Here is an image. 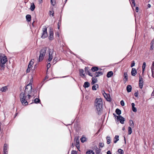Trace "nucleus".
Returning <instances> with one entry per match:
<instances>
[{"label":"nucleus","mask_w":154,"mask_h":154,"mask_svg":"<svg viewBox=\"0 0 154 154\" xmlns=\"http://www.w3.org/2000/svg\"><path fill=\"white\" fill-rule=\"evenodd\" d=\"M20 97L22 104L23 105L26 106L28 103V100L32 97V96L30 95L26 94L23 92H21L20 94Z\"/></svg>","instance_id":"f257e3e1"},{"label":"nucleus","mask_w":154,"mask_h":154,"mask_svg":"<svg viewBox=\"0 0 154 154\" xmlns=\"http://www.w3.org/2000/svg\"><path fill=\"white\" fill-rule=\"evenodd\" d=\"M103 102L101 98H96L95 101V106L98 112V114H100L102 108Z\"/></svg>","instance_id":"f03ea898"},{"label":"nucleus","mask_w":154,"mask_h":154,"mask_svg":"<svg viewBox=\"0 0 154 154\" xmlns=\"http://www.w3.org/2000/svg\"><path fill=\"white\" fill-rule=\"evenodd\" d=\"M0 70H4L5 67V64L7 61V58L4 54H0Z\"/></svg>","instance_id":"7ed1b4c3"},{"label":"nucleus","mask_w":154,"mask_h":154,"mask_svg":"<svg viewBox=\"0 0 154 154\" xmlns=\"http://www.w3.org/2000/svg\"><path fill=\"white\" fill-rule=\"evenodd\" d=\"M46 50L47 48L44 47L40 51V55L38 60V62H41L43 60L45 56Z\"/></svg>","instance_id":"20e7f679"},{"label":"nucleus","mask_w":154,"mask_h":154,"mask_svg":"<svg viewBox=\"0 0 154 154\" xmlns=\"http://www.w3.org/2000/svg\"><path fill=\"white\" fill-rule=\"evenodd\" d=\"M32 83H30L26 86L24 92H23V93L26 94L30 95L32 92Z\"/></svg>","instance_id":"39448f33"},{"label":"nucleus","mask_w":154,"mask_h":154,"mask_svg":"<svg viewBox=\"0 0 154 154\" xmlns=\"http://www.w3.org/2000/svg\"><path fill=\"white\" fill-rule=\"evenodd\" d=\"M113 115L115 118H117V120L119 121L121 124H123L124 123V122L125 119L123 117L120 115L118 116H116L114 113H113Z\"/></svg>","instance_id":"423d86ee"},{"label":"nucleus","mask_w":154,"mask_h":154,"mask_svg":"<svg viewBox=\"0 0 154 154\" xmlns=\"http://www.w3.org/2000/svg\"><path fill=\"white\" fill-rule=\"evenodd\" d=\"M48 36V33L47 32V28L45 26L42 29V34L41 37L43 38H45Z\"/></svg>","instance_id":"0eeeda50"},{"label":"nucleus","mask_w":154,"mask_h":154,"mask_svg":"<svg viewBox=\"0 0 154 154\" xmlns=\"http://www.w3.org/2000/svg\"><path fill=\"white\" fill-rule=\"evenodd\" d=\"M54 52L53 50L50 49L49 51V58L48 59V61L50 62L52 59L54 55Z\"/></svg>","instance_id":"6e6552de"},{"label":"nucleus","mask_w":154,"mask_h":154,"mask_svg":"<svg viewBox=\"0 0 154 154\" xmlns=\"http://www.w3.org/2000/svg\"><path fill=\"white\" fill-rule=\"evenodd\" d=\"M49 33V36L48 37V38L50 40H52L54 38V32L53 29L51 28H50Z\"/></svg>","instance_id":"1a4fd4ad"},{"label":"nucleus","mask_w":154,"mask_h":154,"mask_svg":"<svg viewBox=\"0 0 154 154\" xmlns=\"http://www.w3.org/2000/svg\"><path fill=\"white\" fill-rule=\"evenodd\" d=\"M139 87L140 88H142L143 86V79L142 78L141 76L140 75L139 77Z\"/></svg>","instance_id":"9d476101"},{"label":"nucleus","mask_w":154,"mask_h":154,"mask_svg":"<svg viewBox=\"0 0 154 154\" xmlns=\"http://www.w3.org/2000/svg\"><path fill=\"white\" fill-rule=\"evenodd\" d=\"M102 93L104 97L107 101H110L111 99L109 94H106L104 91H102Z\"/></svg>","instance_id":"9b49d317"},{"label":"nucleus","mask_w":154,"mask_h":154,"mask_svg":"<svg viewBox=\"0 0 154 154\" xmlns=\"http://www.w3.org/2000/svg\"><path fill=\"white\" fill-rule=\"evenodd\" d=\"M103 73L102 72L98 71L95 72V73H94V76L95 77H97L103 75Z\"/></svg>","instance_id":"f8f14e48"},{"label":"nucleus","mask_w":154,"mask_h":154,"mask_svg":"<svg viewBox=\"0 0 154 154\" xmlns=\"http://www.w3.org/2000/svg\"><path fill=\"white\" fill-rule=\"evenodd\" d=\"M8 145L6 143H5L3 147V152H8Z\"/></svg>","instance_id":"ddd939ff"},{"label":"nucleus","mask_w":154,"mask_h":154,"mask_svg":"<svg viewBox=\"0 0 154 154\" xmlns=\"http://www.w3.org/2000/svg\"><path fill=\"white\" fill-rule=\"evenodd\" d=\"M131 73L133 76H134L136 75L137 73V71L135 68H133L132 69Z\"/></svg>","instance_id":"4468645a"},{"label":"nucleus","mask_w":154,"mask_h":154,"mask_svg":"<svg viewBox=\"0 0 154 154\" xmlns=\"http://www.w3.org/2000/svg\"><path fill=\"white\" fill-rule=\"evenodd\" d=\"M85 70L86 73L88 74L89 76L92 77L93 75H92L89 70L88 69V67H85Z\"/></svg>","instance_id":"2eb2a0df"},{"label":"nucleus","mask_w":154,"mask_h":154,"mask_svg":"<svg viewBox=\"0 0 154 154\" xmlns=\"http://www.w3.org/2000/svg\"><path fill=\"white\" fill-rule=\"evenodd\" d=\"M124 78L123 79V80L125 82H126L127 81L128 79V74L127 72H124Z\"/></svg>","instance_id":"dca6fc26"},{"label":"nucleus","mask_w":154,"mask_h":154,"mask_svg":"<svg viewBox=\"0 0 154 154\" xmlns=\"http://www.w3.org/2000/svg\"><path fill=\"white\" fill-rule=\"evenodd\" d=\"M79 140L78 137L75 138L74 142L75 143V145H77L78 146H79Z\"/></svg>","instance_id":"f3484780"},{"label":"nucleus","mask_w":154,"mask_h":154,"mask_svg":"<svg viewBox=\"0 0 154 154\" xmlns=\"http://www.w3.org/2000/svg\"><path fill=\"white\" fill-rule=\"evenodd\" d=\"M80 75L83 77L85 76V74L84 73V71L83 69H81L79 70Z\"/></svg>","instance_id":"a211bd4d"},{"label":"nucleus","mask_w":154,"mask_h":154,"mask_svg":"<svg viewBox=\"0 0 154 154\" xmlns=\"http://www.w3.org/2000/svg\"><path fill=\"white\" fill-rule=\"evenodd\" d=\"M151 71H152V77L153 78H154V73H153V70H154V61L152 62V66L151 67Z\"/></svg>","instance_id":"6ab92c4d"},{"label":"nucleus","mask_w":154,"mask_h":154,"mask_svg":"<svg viewBox=\"0 0 154 154\" xmlns=\"http://www.w3.org/2000/svg\"><path fill=\"white\" fill-rule=\"evenodd\" d=\"M113 72L112 71H109L107 72L106 76L108 78H110L113 75Z\"/></svg>","instance_id":"aec40b11"},{"label":"nucleus","mask_w":154,"mask_h":154,"mask_svg":"<svg viewBox=\"0 0 154 154\" xmlns=\"http://www.w3.org/2000/svg\"><path fill=\"white\" fill-rule=\"evenodd\" d=\"M8 90V88L7 86H5L2 87L0 89L1 91L2 92H5Z\"/></svg>","instance_id":"412c9836"},{"label":"nucleus","mask_w":154,"mask_h":154,"mask_svg":"<svg viewBox=\"0 0 154 154\" xmlns=\"http://www.w3.org/2000/svg\"><path fill=\"white\" fill-rule=\"evenodd\" d=\"M91 84L92 85L94 84L95 83L97 82V78L95 77H92V78Z\"/></svg>","instance_id":"4be33fe9"},{"label":"nucleus","mask_w":154,"mask_h":154,"mask_svg":"<svg viewBox=\"0 0 154 154\" xmlns=\"http://www.w3.org/2000/svg\"><path fill=\"white\" fill-rule=\"evenodd\" d=\"M127 91L128 92H131L132 89L131 86V85H128L126 88Z\"/></svg>","instance_id":"5701e85b"},{"label":"nucleus","mask_w":154,"mask_h":154,"mask_svg":"<svg viewBox=\"0 0 154 154\" xmlns=\"http://www.w3.org/2000/svg\"><path fill=\"white\" fill-rule=\"evenodd\" d=\"M95 152L96 154H101L100 149L96 147L95 148Z\"/></svg>","instance_id":"b1692460"},{"label":"nucleus","mask_w":154,"mask_h":154,"mask_svg":"<svg viewBox=\"0 0 154 154\" xmlns=\"http://www.w3.org/2000/svg\"><path fill=\"white\" fill-rule=\"evenodd\" d=\"M90 86V84L89 83L87 82H85L84 84V85H83V87L85 88H87L88 87Z\"/></svg>","instance_id":"393cba45"},{"label":"nucleus","mask_w":154,"mask_h":154,"mask_svg":"<svg viewBox=\"0 0 154 154\" xmlns=\"http://www.w3.org/2000/svg\"><path fill=\"white\" fill-rule=\"evenodd\" d=\"M87 139L85 137H84V136H83L81 138L80 140L81 142L82 143H83L86 141Z\"/></svg>","instance_id":"a878e982"},{"label":"nucleus","mask_w":154,"mask_h":154,"mask_svg":"<svg viewBox=\"0 0 154 154\" xmlns=\"http://www.w3.org/2000/svg\"><path fill=\"white\" fill-rule=\"evenodd\" d=\"M26 18L27 21L29 22L31 20V16L30 15L27 14L26 16Z\"/></svg>","instance_id":"bb28decb"},{"label":"nucleus","mask_w":154,"mask_h":154,"mask_svg":"<svg viewBox=\"0 0 154 154\" xmlns=\"http://www.w3.org/2000/svg\"><path fill=\"white\" fill-rule=\"evenodd\" d=\"M129 124L131 127L133 128L134 127V124L132 120H129Z\"/></svg>","instance_id":"cd10ccee"},{"label":"nucleus","mask_w":154,"mask_h":154,"mask_svg":"<svg viewBox=\"0 0 154 154\" xmlns=\"http://www.w3.org/2000/svg\"><path fill=\"white\" fill-rule=\"evenodd\" d=\"M35 8V6L33 3H32L31 4L30 9L32 11H33L34 10V9Z\"/></svg>","instance_id":"c85d7f7f"},{"label":"nucleus","mask_w":154,"mask_h":154,"mask_svg":"<svg viewBox=\"0 0 154 154\" xmlns=\"http://www.w3.org/2000/svg\"><path fill=\"white\" fill-rule=\"evenodd\" d=\"M119 136L118 135H116L114 139V142L115 143H116L119 140Z\"/></svg>","instance_id":"c756f323"},{"label":"nucleus","mask_w":154,"mask_h":154,"mask_svg":"<svg viewBox=\"0 0 154 154\" xmlns=\"http://www.w3.org/2000/svg\"><path fill=\"white\" fill-rule=\"evenodd\" d=\"M99 69L97 67H93L91 68V70L94 72L97 71Z\"/></svg>","instance_id":"7c9ffc66"},{"label":"nucleus","mask_w":154,"mask_h":154,"mask_svg":"<svg viewBox=\"0 0 154 154\" xmlns=\"http://www.w3.org/2000/svg\"><path fill=\"white\" fill-rule=\"evenodd\" d=\"M115 112L116 113L119 115V116L120 115L121 113V110L118 108L116 109Z\"/></svg>","instance_id":"2f4dec72"},{"label":"nucleus","mask_w":154,"mask_h":154,"mask_svg":"<svg viewBox=\"0 0 154 154\" xmlns=\"http://www.w3.org/2000/svg\"><path fill=\"white\" fill-rule=\"evenodd\" d=\"M98 87V86L97 84H95L94 85L92 88V89L93 90H97V88Z\"/></svg>","instance_id":"473e14b6"},{"label":"nucleus","mask_w":154,"mask_h":154,"mask_svg":"<svg viewBox=\"0 0 154 154\" xmlns=\"http://www.w3.org/2000/svg\"><path fill=\"white\" fill-rule=\"evenodd\" d=\"M106 139L107 140V143L109 144L111 142V138L109 136H107L106 137Z\"/></svg>","instance_id":"72a5a7b5"},{"label":"nucleus","mask_w":154,"mask_h":154,"mask_svg":"<svg viewBox=\"0 0 154 154\" xmlns=\"http://www.w3.org/2000/svg\"><path fill=\"white\" fill-rule=\"evenodd\" d=\"M117 154H124V152L122 149H119L117 152Z\"/></svg>","instance_id":"f704fd0d"},{"label":"nucleus","mask_w":154,"mask_h":154,"mask_svg":"<svg viewBox=\"0 0 154 154\" xmlns=\"http://www.w3.org/2000/svg\"><path fill=\"white\" fill-rule=\"evenodd\" d=\"M146 66V63L145 62H143V65H142V66L143 73V72L144 71Z\"/></svg>","instance_id":"c9c22d12"},{"label":"nucleus","mask_w":154,"mask_h":154,"mask_svg":"<svg viewBox=\"0 0 154 154\" xmlns=\"http://www.w3.org/2000/svg\"><path fill=\"white\" fill-rule=\"evenodd\" d=\"M128 134L129 135L131 134L132 132L131 127L130 126L128 127Z\"/></svg>","instance_id":"e433bc0d"},{"label":"nucleus","mask_w":154,"mask_h":154,"mask_svg":"<svg viewBox=\"0 0 154 154\" xmlns=\"http://www.w3.org/2000/svg\"><path fill=\"white\" fill-rule=\"evenodd\" d=\"M86 154H94V153L92 150H89L87 151Z\"/></svg>","instance_id":"4c0bfd02"},{"label":"nucleus","mask_w":154,"mask_h":154,"mask_svg":"<svg viewBox=\"0 0 154 154\" xmlns=\"http://www.w3.org/2000/svg\"><path fill=\"white\" fill-rule=\"evenodd\" d=\"M40 102V100L39 99L36 98L34 100V102L35 103H39Z\"/></svg>","instance_id":"58836bf2"},{"label":"nucleus","mask_w":154,"mask_h":154,"mask_svg":"<svg viewBox=\"0 0 154 154\" xmlns=\"http://www.w3.org/2000/svg\"><path fill=\"white\" fill-rule=\"evenodd\" d=\"M132 3V8L133 9V7H135V1L134 0H131Z\"/></svg>","instance_id":"ea45409f"},{"label":"nucleus","mask_w":154,"mask_h":154,"mask_svg":"<svg viewBox=\"0 0 154 154\" xmlns=\"http://www.w3.org/2000/svg\"><path fill=\"white\" fill-rule=\"evenodd\" d=\"M51 4L53 6H54L55 4V0H52V1H51Z\"/></svg>","instance_id":"a19ab883"},{"label":"nucleus","mask_w":154,"mask_h":154,"mask_svg":"<svg viewBox=\"0 0 154 154\" xmlns=\"http://www.w3.org/2000/svg\"><path fill=\"white\" fill-rule=\"evenodd\" d=\"M154 41V39H153L152 40V41L151 42V46L150 47V49L151 50H153V42Z\"/></svg>","instance_id":"79ce46f5"},{"label":"nucleus","mask_w":154,"mask_h":154,"mask_svg":"<svg viewBox=\"0 0 154 154\" xmlns=\"http://www.w3.org/2000/svg\"><path fill=\"white\" fill-rule=\"evenodd\" d=\"M132 110L134 112H136L137 111V108L135 107L132 108Z\"/></svg>","instance_id":"37998d69"},{"label":"nucleus","mask_w":154,"mask_h":154,"mask_svg":"<svg viewBox=\"0 0 154 154\" xmlns=\"http://www.w3.org/2000/svg\"><path fill=\"white\" fill-rule=\"evenodd\" d=\"M135 65V62L134 61H133L132 62V63H131V67H132Z\"/></svg>","instance_id":"c03bdc74"},{"label":"nucleus","mask_w":154,"mask_h":154,"mask_svg":"<svg viewBox=\"0 0 154 154\" xmlns=\"http://www.w3.org/2000/svg\"><path fill=\"white\" fill-rule=\"evenodd\" d=\"M120 104L121 106H123L125 105V103L123 100H122L120 101Z\"/></svg>","instance_id":"a18cd8bd"},{"label":"nucleus","mask_w":154,"mask_h":154,"mask_svg":"<svg viewBox=\"0 0 154 154\" xmlns=\"http://www.w3.org/2000/svg\"><path fill=\"white\" fill-rule=\"evenodd\" d=\"M34 63V60H31L29 62V63L31 64L32 65Z\"/></svg>","instance_id":"49530a36"},{"label":"nucleus","mask_w":154,"mask_h":154,"mask_svg":"<svg viewBox=\"0 0 154 154\" xmlns=\"http://www.w3.org/2000/svg\"><path fill=\"white\" fill-rule=\"evenodd\" d=\"M71 154H77V153L76 151L72 150L71 152Z\"/></svg>","instance_id":"de8ad7c7"},{"label":"nucleus","mask_w":154,"mask_h":154,"mask_svg":"<svg viewBox=\"0 0 154 154\" xmlns=\"http://www.w3.org/2000/svg\"><path fill=\"white\" fill-rule=\"evenodd\" d=\"M104 144L102 143H99V146H100V147H103L104 146Z\"/></svg>","instance_id":"09e8293b"},{"label":"nucleus","mask_w":154,"mask_h":154,"mask_svg":"<svg viewBox=\"0 0 154 154\" xmlns=\"http://www.w3.org/2000/svg\"><path fill=\"white\" fill-rule=\"evenodd\" d=\"M57 60H58V58H57V57H54V61H55V63L57 61Z\"/></svg>","instance_id":"8fccbe9b"},{"label":"nucleus","mask_w":154,"mask_h":154,"mask_svg":"<svg viewBox=\"0 0 154 154\" xmlns=\"http://www.w3.org/2000/svg\"><path fill=\"white\" fill-rule=\"evenodd\" d=\"M50 66H51V64H50V63H48V64L47 65V66L48 69L50 67Z\"/></svg>","instance_id":"3c124183"},{"label":"nucleus","mask_w":154,"mask_h":154,"mask_svg":"<svg viewBox=\"0 0 154 154\" xmlns=\"http://www.w3.org/2000/svg\"><path fill=\"white\" fill-rule=\"evenodd\" d=\"M51 13H52L51 11H50V12H49V14L50 15L52 14V16H54V11H53V12L52 13V14H51Z\"/></svg>","instance_id":"603ef678"},{"label":"nucleus","mask_w":154,"mask_h":154,"mask_svg":"<svg viewBox=\"0 0 154 154\" xmlns=\"http://www.w3.org/2000/svg\"><path fill=\"white\" fill-rule=\"evenodd\" d=\"M138 9H139V8H138V7H136L135 11H136L137 12H138Z\"/></svg>","instance_id":"864d4df0"},{"label":"nucleus","mask_w":154,"mask_h":154,"mask_svg":"<svg viewBox=\"0 0 154 154\" xmlns=\"http://www.w3.org/2000/svg\"><path fill=\"white\" fill-rule=\"evenodd\" d=\"M134 96L136 97H138V94L137 93V92H135V93H134Z\"/></svg>","instance_id":"5fc2aeb1"},{"label":"nucleus","mask_w":154,"mask_h":154,"mask_svg":"<svg viewBox=\"0 0 154 154\" xmlns=\"http://www.w3.org/2000/svg\"><path fill=\"white\" fill-rule=\"evenodd\" d=\"M30 68H28L27 70H26V72H29L30 71Z\"/></svg>","instance_id":"6e6d98bb"},{"label":"nucleus","mask_w":154,"mask_h":154,"mask_svg":"<svg viewBox=\"0 0 154 154\" xmlns=\"http://www.w3.org/2000/svg\"><path fill=\"white\" fill-rule=\"evenodd\" d=\"M107 154H112V153L110 151H108L107 152Z\"/></svg>","instance_id":"4d7b16f0"},{"label":"nucleus","mask_w":154,"mask_h":154,"mask_svg":"<svg viewBox=\"0 0 154 154\" xmlns=\"http://www.w3.org/2000/svg\"><path fill=\"white\" fill-rule=\"evenodd\" d=\"M32 65L30 64L29 63L28 65V68H30L32 66Z\"/></svg>","instance_id":"13d9d810"},{"label":"nucleus","mask_w":154,"mask_h":154,"mask_svg":"<svg viewBox=\"0 0 154 154\" xmlns=\"http://www.w3.org/2000/svg\"><path fill=\"white\" fill-rule=\"evenodd\" d=\"M131 106H132V108L133 107H134L135 106L134 103H131Z\"/></svg>","instance_id":"bf43d9fd"},{"label":"nucleus","mask_w":154,"mask_h":154,"mask_svg":"<svg viewBox=\"0 0 154 154\" xmlns=\"http://www.w3.org/2000/svg\"><path fill=\"white\" fill-rule=\"evenodd\" d=\"M40 4L42 3V0H38Z\"/></svg>","instance_id":"052dcab7"},{"label":"nucleus","mask_w":154,"mask_h":154,"mask_svg":"<svg viewBox=\"0 0 154 154\" xmlns=\"http://www.w3.org/2000/svg\"><path fill=\"white\" fill-rule=\"evenodd\" d=\"M151 7V5L150 4H148L147 5V7L148 8H150Z\"/></svg>","instance_id":"680f3d73"},{"label":"nucleus","mask_w":154,"mask_h":154,"mask_svg":"<svg viewBox=\"0 0 154 154\" xmlns=\"http://www.w3.org/2000/svg\"><path fill=\"white\" fill-rule=\"evenodd\" d=\"M2 125V124L1 122L0 121V130H1V126Z\"/></svg>","instance_id":"e2e57ef3"},{"label":"nucleus","mask_w":154,"mask_h":154,"mask_svg":"<svg viewBox=\"0 0 154 154\" xmlns=\"http://www.w3.org/2000/svg\"><path fill=\"white\" fill-rule=\"evenodd\" d=\"M76 146L77 149H78L79 148V146H78L77 145H76Z\"/></svg>","instance_id":"0e129e2a"},{"label":"nucleus","mask_w":154,"mask_h":154,"mask_svg":"<svg viewBox=\"0 0 154 154\" xmlns=\"http://www.w3.org/2000/svg\"><path fill=\"white\" fill-rule=\"evenodd\" d=\"M59 28H60V26H59V23H58V29H59Z\"/></svg>","instance_id":"69168bd1"},{"label":"nucleus","mask_w":154,"mask_h":154,"mask_svg":"<svg viewBox=\"0 0 154 154\" xmlns=\"http://www.w3.org/2000/svg\"><path fill=\"white\" fill-rule=\"evenodd\" d=\"M3 154H8V152H4Z\"/></svg>","instance_id":"338daca9"},{"label":"nucleus","mask_w":154,"mask_h":154,"mask_svg":"<svg viewBox=\"0 0 154 154\" xmlns=\"http://www.w3.org/2000/svg\"><path fill=\"white\" fill-rule=\"evenodd\" d=\"M154 92V90H153L152 92V95H153V93Z\"/></svg>","instance_id":"774afa93"}]
</instances>
